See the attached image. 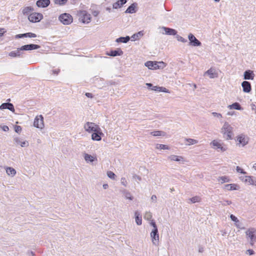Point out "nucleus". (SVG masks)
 Listing matches in <instances>:
<instances>
[{"instance_id": "412c9836", "label": "nucleus", "mask_w": 256, "mask_h": 256, "mask_svg": "<svg viewBox=\"0 0 256 256\" xmlns=\"http://www.w3.org/2000/svg\"><path fill=\"white\" fill-rule=\"evenodd\" d=\"M224 188L228 190H238L240 186L236 184H226L224 185Z\"/></svg>"}, {"instance_id": "6e6d98bb", "label": "nucleus", "mask_w": 256, "mask_h": 256, "mask_svg": "<svg viewBox=\"0 0 256 256\" xmlns=\"http://www.w3.org/2000/svg\"><path fill=\"white\" fill-rule=\"evenodd\" d=\"M150 224L153 227V229L152 230H155L156 228L158 229L156 224L154 221L152 220V222H150Z\"/></svg>"}, {"instance_id": "c9c22d12", "label": "nucleus", "mask_w": 256, "mask_h": 256, "mask_svg": "<svg viewBox=\"0 0 256 256\" xmlns=\"http://www.w3.org/2000/svg\"><path fill=\"white\" fill-rule=\"evenodd\" d=\"M184 140L188 142L186 144L188 146L196 144L198 142L197 140L190 138H186Z\"/></svg>"}, {"instance_id": "49530a36", "label": "nucleus", "mask_w": 256, "mask_h": 256, "mask_svg": "<svg viewBox=\"0 0 256 256\" xmlns=\"http://www.w3.org/2000/svg\"><path fill=\"white\" fill-rule=\"evenodd\" d=\"M176 38H177V40L178 41L184 43H185V42H187V41H188L186 39L184 38L182 36H178V35H177Z\"/></svg>"}, {"instance_id": "69168bd1", "label": "nucleus", "mask_w": 256, "mask_h": 256, "mask_svg": "<svg viewBox=\"0 0 256 256\" xmlns=\"http://www.w3.org/2000/svg\"><path fill=\"white\" fill-rule=\"evenodd\" d=\"M14 141L15 142H16L17 144H20V143H21V141L20 140V139L18 138H14Z\"/></svg>"}, {"instance_id": "09e8293b", "label": "nucleus", "mask_w": 256, "mask_h": 256, "mask_svg": "<svg viewBox=\"0 0 256 256\" xmlns=\"http://www.w3.org/2000/svg\"><path fill=\"white\" fill-rule=\"evenodd\" d=\"M236 170L238 172H240L242 174H246V172L242 168H240V166H237L236 168Z\"/></svg>"}, {"instance_id": "a19ab883", "label": "nucleus", "mask_w": 256, "mask_h": 256, "mask_svg": "<svg viewBox=\"0 0 256 256\" xmlns=\"http://www.w3.org/2000/svg\"><path fill=\"white\" fill-rule=\"evenodd\" d=\"M143 35L142 32H139L137 33L134 34L132 36V38L134 40L136 39L139 38Z\"/></svg>"}, {"instance_id": "b1692460", "label": "nucleus", "mask_w": 256, "mask_h": 256, "mask_svg": "<svg viewBox=\"0 0 256 256\" xmlns=\"http://www.w3.org/2000/svg\"><path fill=\"white\" fill-rule=\"evenodd\" d=\"M236 140L239 142V144H242V146H244L248 143V141L246 138L245 136L243 134L238 136Z\"/></svg>"}, {"instance_id": "f704fd0d", "label": "nucleus", "mask_w": 256, "mask_h": 256, "mask_svg": "<svg viewBox=\"0 0 256 256\" xmlns=\"http://www.w3.org/2000/svg\"><path fill=\"white\" fill-rule=\"evenodd\" d=\"M166 133L165 132L161 130H157V131H154L151 132V134L153 136H164L165 135Z\"/></svg>"}, {"instance_id": "c03bdc74", "label": "nucleus", "mask_w": 256, "mask_h": 256, "mask_svg": "<svg viewBox=\"0 0 256 256\" xmlns=\"http://www.w3.org/2000/svg\"><path fill=\"white\" fill-rule=\"evenodd\" d=\"M107 176L109 178L112 179H114V178L116 176V174L112 172L111 171H108L107 172Z\"/></svg>"}, {"instance_id": "f3484780", "label": "nucleus", "mask_w": 256, "mask_h": 256, "mask_svg": "<svg viewBox=\"0 0 256 256\" xmlns=\"http://www.w3.org/2000/svg\"><path fill=\"white\" fill-rule=\"evenodd\" d=\"M165 32V34L170 36H175L177 34V31L173 28L162 26V28Z\"/></svg>"}, {"instance_id": "bf43d9fd", "label": "nucleus", "mask_w": 256, "mask_h": 256, "mask_svg": "<svg viewBox=\"0 0 256 256\" xmlns=\"http://www.w3.org/2000/svg\"><path fill=\"white\" fill-rule=\"evenodd\" d=\"M60 72V69H56V70H52V74H56V75H58L59 74Z\"/></svg>"}, {"instance_id": "f8f14e48", "label": "nucleus", "mask_w": 256, "mask_h": 256, "mask_svg": "<svg viewBox=\"0 0 256 256\" xmlns=\"http://www.w3.org/2000/svg\"><path fill=\"white\" fill-rule=\"evenodd\" d=\"M123 52L120 48H117L114 50H110L106 53L108 56H120L123 54Z\"/></svg>"}, {"instance_id": "774afa93", "label": "nucleus", "mask_w": 256, "mask_h": 256, "mask_svg": "<svg viewBox=\"0 0 256 256\" xmlns=\"http://www.w3.org/2000/svg\"><path fill=\"white\" fill-rule=\"evenodd\" d=\"M156 199H157V198H156V195H152L151 197V200L152 201V202H156Z\"/></svg>"}, {"instance_id": "72a5a7b5", "label": "nucleus", "mask_w": 256, "mask_h": 256, "mask_svg": "<svg viewBox=\"0 0 256 256\" xmlns=\"http://www.w3.org/2000/svg\"><path fill=\"white\" fill-rule=\"evenodd\" d=\"M34 8L32 6H26L24 8L22 13L24 14H28L30 12L34 11Z\"/></svg>"}, {"instance_id": "e2e57ef3", "label": "nucleus", "mask_w": 256, "mask_h": 256, "mask_svg": "<svg viewBox=\"0 0 256 256\" xmlns=\"http://www.w3.org/2000/svg\"><path fill=\"white\" fill-rule=\"evenodd\" d=\"M132 177H133L134 179H136V180H138L140 181L141 180H142L140 176H139L136 175V174H134Z\"/></svg>"}, {"instance_id": "39448f33", "label": "nucleus", "mask_w": 256, "mask_h": 256, "mask_svg": "<svg viewBox=\"0 0 256 256\" xmlns=\"http://www.w3.org/2000/svg\"><path fill=\"white\" fill-rule=\"evenodd\" d=\"M34 126L36 128L42 129L44 127V118L42 115L36 116L34 122Z\"/></svg>"}, {"instance_id": "2eb2a0df", "label": "nucleus", "mask_w": 256, "mask_h": 256, "mask_svg": "<svg viewBox=\"0 0 256 256\" xmlns=\"http://www.w3.org/2000/svg\"><path fill=\"white\" fill-rule=\"evenodd\" d=\"M50 0H38L36 5L38 8H46L50 5Z\"/></svg>"}, {"instance_id": "3c124183", "label": "nucleus", "mask_w": 256, "mask_h": 256, "mask_svg": "<svg viewBox=\"0 0 256 256\" xmlns=\"http://www.w3.org/2000/svg\"><path fill=\"white\" fill-rule=\"evenodd\" d=\"M14 130L16 132L19 133L22 131V128L19 126H16L14 128Z\"/></svg>"}, {"instance_id": "0eeeda50", "label": "nucleus", "mask_w": 256, "mask_h": 256, "mask_svg": "<svg viewBox=\"0 0 256 256\" xmlns=\"http://www.w3.org/2000/svg\"><path fill=\"white\" fill-rule=\"evenodd\" d=\"M150 237L153 244L158 246L159 242V234L158 229L152 230L150 233Z\"/></svg>"}, {"instance_id": "13d9d810", "label": "nucleus", "mask_w": 256, "mask_h": 256, "mask_svg": "<svg viewBox=\"0 0 256 256\" xmlns=\"http://www.w3.org/2000/svg\"><path fill=\"white\" fill-rule=\"evenodd\" d=\"M206 73L209 74L210 76V78H214L213 76V72H212V70L210 69V70H208L207 72H206Z\"/></svg>"}, {"instance_id": "aec40b11", "label": "nucleus", "mask_w": 256, "mask_h": 256, "mask_svg": "<svg viewBox=\"0 0 256 256\" xmlns=\"http://www.w3.org/2000/svg\"><path fill=\"white\" fill-rule=\"evenodd\" d=\"M245 182H248L250 184L256 186V178L252 176H245L244 180Z\"/></svg>"}, {"instance_id": "2f4dec72", "label": "nucleus", "mask_w": 256, "mask_h": 256, "mask_svg": "<svg viewBox=\"0 0 256 256\" xmlns=\"http://www.w3.org/2000/svg\"><path fill=\"white\" fill-rule=\"evenodd\" d=\"M84 160L87 162H94V160L96 159V158L94 157L93 156L88 154H84Z\"/></svg>"}, {"instance_id": "f257e3e1", "label": "nucleus", "mask_w": 256, "mask_h": 256, "mask_svg": "<svg viewBox=\"0 0 256 256\" xmlns=\"http://www.w3.org/2000/svg\"><path fill=\"white\" fill-rule=\"evenodd\" d=\"M232 130L233 128L228 122H225L222 128L221 132L226 140H232L234 136Z\"/></svg>"}, {"instance_id": "5701e85b", "label": "nucleus", "mask_w": 256, "mask_h": 256, "mask_svg": "<svg viewBox=\"0 0 256 256\" xmlns=\"http://www.w3.org/2000/svg\"><path fill=\"white\" fill-rule=\"evenodd\" d=\"M157 62H156L153 61H148L145 63V66L148 67L150 70H156L157 69Z\"/></svg>"}, {"instance_id": "79ce46f5", "label": "nucleus", "mask_w": 256, "mask_h": 256, "mask_svg": "<svg viewBox=\"0 0 256 256\" xmlns=\"http://www.w3.org/2000/svg\"><path fill=\"white\" fill-rule=\"evenodd\" d=\"M68 0H54L55 4H58L60 6L64 5Z\"/></svg>"}, {"instance_id": "6e6552de", "label": "nucleus", "mask_w": 256, "mask_h": 256, "mask_svg": "<svg viewBox=\"0 0 256 256\" xmlns=\"http://www.w3.org/2000/svg\"><path fill=\"white\" fill-rule=\"evenodd\" d=\"M98 128V126L91 122H87L84 126L85 130L88 132H94Z\"/></svg>"}, {"instance_id": "473e14b6", "label": "nucleus", "mask_w": 256, "mask_h": 256, "mask_svg": "<svg viewBox=\"0 0 256 256\" xmlns=\"http://www.w3.org/2000/svg\"><path fill=\"white\" fill-rule=\"evenodd\" d=\"M146 85L148 86V88L149 90H151L154 91L158 92V89L160 88V86H154L153 84L151 83H146Z\"/></svg>"}, {"instance_id": "393cba45", "label": "nucleus", "mask_w": 256, "mask_h": 256, "mask_svg": "<svg viewBox=\"0 0 256 256\" xmlns=\"http://www.w3.org/2000/svg\"><path fill=\"white\" fill-rule=\"evenodd\" d=\"M22 50H20V48H18L16 50L10 52L8 56L11 57H20L22 54V52H21Z\"/></svg>"}, {"instance_id": "a878e982", "label": "nucleus", "mask_w": 256, "mask_h": 256, "mask_svg": "<svg viewBox=\"0 0 256 256\" xmlns=\"http://www.w3.org/2000/svg\"><path fill=\"white\" fill-rule=\"evenodd\" d=\"M136 222L138 226H140L142 224V218L140 214L138 211H136L134 212Z\"/></svg>"}, {"instance_id": "ea45409f", "label": "nucleus", "mask_w": 256, "mask_h": 256, "mask_svg": "<svg viewBox=\"0 0 256 256\" xmlns=\"http://www.w3.org/2000/svg\"><path fill=\"white\" fill-rule=\"evenodd\" d=\"M157 69H162L166 66V64L163 62H156Z\"/></svg>"}, {"instance_id": "c85d7f7f", "label": "nucleus", "mask_w": 256, "mask_h": 256, "mask_svg": "<svg viewBox=\"0 0 256 256\" xmlns=\"http://www.w3.org/2000/svg\"><path fill=\"white\" fill-rule=\"evenodd\" d=\"M212 144L214 146H216L218 149H220L222 151L224 152L226 150V148L222 146L221 144L216 140H214Z\"/></svg>"}, {"instance_id": "20e7f679", "label": "nucleus", "mask_w": 256, "mask_h": 256, "mask_svg": "<svg viewBox=\"0 0 256 256\" xmlns=\"http://www.w3.org/2000/svg\"><path fill=\"white\" fill-rule=\"evenodd\" d=\"M42 18L43 15L38 12H32L28 16V20L32 22H39Z\"/></svg>"}, {"instance_id": "f03ea898", "label": "nucleus", "mask_w": 256, "mask_h": 256, "mask_svg": "<svg viewBox=\"0 0 256 256\" xmlns=\"http://www.w3.org/2000/svg\"><path fill=\"white\" fill-rule=\"evenodd\" d=\"M59 20L64 25L70 24L73 20L72 16L68 13L61 14L58 17Z\"/></svg>"}, {"instance_id": "4be33fe9", "label": "nucleus", "mask_w": 256, "mask_h": 256, "mask_svg": "<svg viewBox=\"0 0 256 256\" xmlns=\"http://www.w3.org/2000/svg\"><path fill=\"white\" fill-rule=\"evenodd\" d=\"M118 1L113 4L112 8L117 9L122 7L127 2V0H117Z\"/></svg>"}, {"instance_id": "5fc2aeb1", "label": "nucleus", "mask_w": 256, "mask_h": 256, "mask_svg": "<svg viewBox=\"0 0 256 256\" xmlns=\"http://www.w3.org/2000/svg\"><path fill=\"white\" fill-rule=\"evenodd\" d=\"M158 92H168V89H166V88H165L160 87V88L158 89Z\"/></svg>"}, {"instance_id": "423d86ee", "label": "nucleus", "mask_w": 256, "mask_h": 256, "mask_svg": "<svg viewBox=\"0 0 256 256\" xmlns=\"http://www.w3.org/2000/svg\"><path fill=\"white\" fill-rule=\"evenodd\" d=\"M189 40V45L193 46H199L202 45L201 42L198 40L195 36L192 34H190L188 36Z\"/></svg>"}, {"instance_id": "bb28decb", "label": "nucleus", "mask_w": 256, "mask_h": 256, "mask_svg": "<svg viewBox=\"0 0 256 256\" xmlns=\"http://www.w3.org/2000/svg\"><path fill=\"white\" fill-rule=\"evenodd\" d=\"M228 108L230 110L234 109L236 110H242L243 109L240 104L237 102H234L232 104L229 105Z\"/></svg>"}, {"instance_id": "1a4fd4ad", "label": "nucleus", "mask_w": 256, "mask_h": 256, "mask_svg": "<svg viewBox=\"0 0 256 256\" xmlns=\"http://www.w3.org/2000/svg\"><path fill=\"white\" fill-rule=\"evenodd\" d=\"M104 135L103 133L101 132L100 127L97 128L92 134V139L93 140L99 141L102 140V136Z\"/></svg>"}, {"instance_id": "0e129e2a", "label": "nucleus", "mask_w": 256, "mask_h": 256, "mask_svg": "<svg viewBox=\"0 0 256 256\" xmlns=\"http://www.w3.org/2000/svg\"><path fill=\"white\" fill-rule=\"evenodd\" d=\"M85 96L89 98H92L94 97V95L92 93L86 92L85 94Z\"/></svg>"}, {"instance_id": "603ef678", "label": "nucleus", "mask_w": 256, "mask_h": 256, "mask_svg": "<svg viewBox=\"0 0 256 256\" xmlns=\"http://www.w3.org/2000/svg\"><path fill=\"white\" fill-rule=\"evenodd\" d=\"M20 146L22 147H26L28 146V142L25 140L24 142H21L20 143Z\"/></svg>"}, {"instance_id": "a211bd4d", "label": "nucleus", "mask_w": 256, "mask_h": 256, "mask_svg": "<svg viewBox=\"0 0 256 256\" xmlns=\"http://www.w3.org/2000/svg\"><path fill=\"white\" fill-rule=\"evenodd\" d=\"M36 35L32 32H26L24 34H18L16 36V38H36Z\"/></svg>"}, {"instance_id": "7c9ffc66", "label": "nucleus", "mask_w": 256, "mask_h": 256, "mask_svg": "<svg viewBox=\"0 0 256 256\" xmlns=\"http://www.w3.org/2000/svg\"><path fill=\"white\" fill-rule=\"evenodd\" d=\"M6 174L11 176H14L16 174V170L12 167H8L6 168Z\"/></svg>"}, {"instance_id": "4c0bfd02", "label": "nucleus", "mask_w": 256, "mask_h": 256, "mask_svg": "<svg viewBox=\"0 0 256 256\" xmlns=\"http://www.w3.org/2000/svg\"><path fill=\"white\" fill-rule=\"evenodd\" d=\"M124 194L126 198L128 199L131 200H133L134 198L132 196L131 194L129 192L124 190Z\"/></svg>"}, {"instance_id": "7ed1b4c3", "label": "nucleus", "mask_w": 256, "mask_h": 256, "mask_svg": "<svg viewBox=\"0 0 256 256\" xmlns=\"http://www.w3.org/2000/svg\"><path fill=\"white\" fill-rule=\"evenodd\" d=\"M246 234L250 238V244L252 246L256 242V229L253 228H250L246 232Z\"/></svg>"}, {"instance_id": "cd10ccee", "label": "nucleus", "mask_w": 256, "mask_h": 256, "mask_svg": "<svg viewBox=\"0 0 256 256\" xmlns=\"http://www.w3.org/2000/svg\"><path fill=\"white\" fill-rule=\"evenodd\" d=\"M168 158L171 160L176 161V162H181L184 161V158L182 156H178L176 155H171L168 156Z\"/></svg>"}, {"instance_id": "338daca9", "label": "nucleus", "mask_w": 256, "mask_h": 256, "mask_svg": "<svg viewBox=\"0 0 256 256\" xmlns=\"http://www.w3.org/2000/svg\"><path fill=\"white\" fill-rule=\"evenodd\" d=\"M2 130L4 132H8V130H9V128H8V127L7 126H4L2 127Z\"/></svg>"}, {"instance_id": "8fccbe9b", "label": "nucleus", "mask_w": 256, "mask_h": 256, "mask_svg": "<svg viewBox=\"0 0 256 256\" xmlns=\"http://www.w3.org/2000/svg\"><path fill=\"white\" fill-rule=\"evenodd\" d=\"M232 202L230 200H225L224 201V202L222 203V206H226L227 205H230V204H232Z\"/></svg>"}, {"instance_id": "864d4df0", "label": "nucleus", "mask_w": 256, "mask_h": 256, "mask_svg": "<svg viewBox=\"0 0 256 256\" xmlns=\"http://www.w3.org/2000/svg\"><path fill=\"white\" fill-rule=\"evenodd\" d=\"M120 182H121V184L126 186V184H127V182H126V179L125 178H121V180H120Z\"/></svg>"}, {"instance_id": "052dcab7", "label": "nucleus", "mask_w": 256, "mask_h": 256, "mask_svg": "<svg viewBox=\"0 0 256 256\" xmlns=\"http://www.w3.org/2000/svg\"><path fill=\"white\" fill-rule=\"evenodd\" d=\"M212 114L214 116H216L218 118H222V116L220 114L217 113L216 112H214L212 113Z\"/></svg>"}, {"instance_id": "680f3d73", "label": "nucleus", "mask_w": 256, "mask_h": 256, "mask_svg": "<svg viewBox=\"0 0 256 256\" xmlns=\"http://www.w3.org/2000/svg\"><path fill=\"white\" fill-rule=\"evenodd\" d=\"M235 226L238 228H240V229H244V227H242V224H240V223H236V222L235 223Z\"/></svg>"}, {"instance_id": "9d476101", "label": "nucleus", "mask_w": 256, "mask_h": 256, "mask_svg": "<svg viewBox=\"0 0 256 256\" xmlns=\"http://www.w3.org/2000/svg\"><path fill=\"white\" fill-rule=\"evenodd\" d=\"M6 101L7 102L3 103L0 106V110L8 109L14 112L15 110L14 106L12 104L9 102L10 99L8 98Z\"/></svg>"}, {"instance_id": "de8ad7c7", "label": "nucleus", "mask_w": 256, "mask_h": 256, "mask_svg": "<svg viewBox=\"0 0 256 256\" xmlns=\"http://www.w3.org/2000/svg\"><path fill=\"white\" fill-rule=\"evenodd\" d=\"M152 218V214L150 212H146L144 215V218L150 220Z\"/></svg>"}, {"instance_id": "e433bc0d", "label": "nucleus", "mask_w": 256, "mask_h": 256, "mask_svg": "<svg viewBox=\"0 0 256 256\" xmlns=\"http://www.w3.org/2000/svg\"><path fill=\"white\" fill-rule=\"evenodd\" d=\"M218 181L221 180V183L228 182H230V179L226 176H220L218 178Z\"/></svg>"}, {"instance_id": "a18cd8bd", "label": "nucleus", "mask_w": 256, "mask_h": 256, "mask_svg": "<svg viewBox=\"0 0 256 256\" xmlns=\"http://www.w3.org/2000/svg\"><path fill=\"white\" fill-rule=\"evenodd\" d=\"M230 218L231 219V220L233 222H234L235 223L236 222V223H240V221L238 219V218L235 216H234V214H230Z\"/></svg>"}, {"instance_id": "4468645a", "label": "nucleus", "mask_w": 256, "mask_h": 256, "mask_svg": "<svg viewBox=\"0 0 256 256\" xmlns=\"http://www.w3.org/2000/svg\"><path fill=\"white\" fill-rule=\"evenodd\" d=\"M243 92L246 93H249L252 90V86L250 83L248 81H244L242 83Z\"/></svg>"}, {"instance_id": "dca6fc26", "label": "nucleus", "mask_w": 256, "mask_h": 256, "mask_svg": "<svg viewBox=\"0 0 256 256\" xmlns=\"http://www.w3.org/2000/svg\"><path fill=\"white\" fill-rule=\"evenodd\" d=\"M82 16L80 18V20L83 23H88L91 19L90 15L86 12V11L82 12Z\"/></svg>"}, {"instance_id": "9b49d317", "label": "nucleus", "mask_w": 256, "mask_h": 256, "mask_svg": "<svg viewBox=\"0 0 256 256\" xmlns=\"http://www.w3.org/2000/svg\"><path fill=\"white\" fill-rule=\"evenodd\" d=\"M40 48V46L36 44H28L22 46L20 48V50H37Z\"/></svg>"}, {"instance_id": "6ab92c4d", "label": "nucleus", "mask_w": 256, "mask_h": 256, "mask_svg": "<svg viewBox=\"0 0 256 256\" xmlns=\"http://www.w3.org/2000/svg\"><path fill=\"white\" fill-rule=\"evenodd\" d=\"M138 4L136 2H134L125 11V13L126 14H133L136 12V7Z\"/></svg>"}, {"instance_id": "ddd939ff", "label": "nucleus", "mask_w": 256, "mask_h": 256, "mask_svg": "<svg viewBox=\"0 0 256 256\" xmlns=\"http://www.w3.org/2000/svg\"><path fill=\"white\" fill-rule=\"evenodd\" d=\"M255 74L254 72L252 70H246L244 74V79L246 80H253Z\"/></svg>"}, {"instance_id": "4d7b16f0", "label": "nucleus", "mask_w": 256, "mask_h": 256, "mask_svg": "<svg viewBox=\"0 0 256 256\" xmlns=\"http://www.w3.org/2000/svg\"><path fill=\"white\" fill-rule=\"evenodd\" d=\"M246 254H248L249 255H252L254 254V252L252 249H248L246 250Z\"/></svg>"}, {"instance_id": "37998d69", "label": "nucleus", "mask_w": 256, "mask_h": 256, "mask_svg": "<svg viewBox=\"0 0 256 256\" xmlns=\"http://www.w3.org/2000/svg\"><path fill=\"white\" fill-rule=\"evenodd\" d=\"M156 148L160 150H168V146L167 145L162 144H157Z\"/></svg>"}, {"instance_id": "c756f323", "label": "nucleus", "mask_w": 256, "mask_h": 256, "mask_svg": "<svg viewBox=\"0 0 256 256\" xmlns=\"http://www.w3.org/2000/svg\"><path fill=\"white\" fill-rule=\"evenodd\" d=\"M130 40V38L129 36H126L125 37L121 36L118 38L116 40V42H122V43H126Z\"/></svg>"}, {"instance_id": "58836bf2", "label": "nucleus", "mask_w": 256, "mask_h": 256, "mask_svg": "<svg viewBox=\"0 0 256 256\" xmlns=\"http://www.w3.org/2000/svg\"><path fill=\"white\" fill-rule=\"evenodd\" d=\"M201 198L200 196H194L192 198H189V200H190L191 202L192 203H196V202H200Z\"/></svg>"}]
</instances>
